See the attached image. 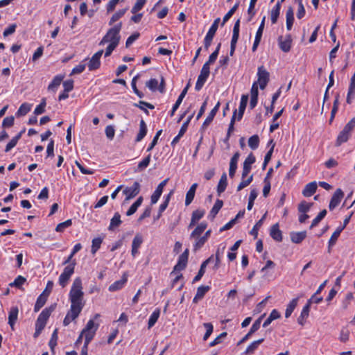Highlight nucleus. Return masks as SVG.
Instances as JSON below:
<instances>
[{
    "label": "nucleus",
    "mask_w": 355,
    "mask_h": 355,
    "mask_svg": "<svg viewBox=\"0 0 355 355\" xmlns=\"http://www.w3.org/2000/svg\"><path fill=\"white\" fill-rule=\"evenodd\" d=\"M257 77V84L261 89H264L270 80V73L263 65L258 67Z\"/></svg>",
    "instance_id": "5"
},
{
    "label": "nucleus",
    "mask_w": 355,
    "mask_h": 355,
    "mask_svg": "<svg viewBox=\"0 0 355 355\" xmlns=\"http://www.w3.org/2000/svg\"><path fill=\"white\" fill-rule=\"evenodd\" d=\"M297 301H298L297 298L293 299L290 302V303L288 304L286 309V312H285V317L286 318H289L291 315L294 309L297 306Z\"/></svg>",
    "instance_id": "39"
},
{
    "label": "nucleus",
    "mask_w": 355,
    "mask_h": 355,
    "mask_svg": "<svg viewBox=\"0 0 355 355\" xmlns=\"http://www.w3.org/2000/svg\"><path fill=\"white\" fill-rule=\"evenodd\" d=\"M147 134V126L144 119H141L139 123V131L136 137L135 141H140Z\"/></svg>",
    "instance_id": "28"
},
{
    "label": "nucleus",
    "mask_w": 355,
    "mask_h": 355,
    "mask_svg": "<svg viewBox=\"0 0 355 355\" xmlns=\"http://www.w3.org/2000/svg\"><path fill=\"white\" fill-rule=\"evenodd\" d=\"M196 239V242L193 244V250L197 251L199 249H200L205 243L207 241V240L205 239V237L199 236L194 238Z\"/></svg>",
    "instance_id": "50"
},
{
    "label": "nucleus",
    "mask_w": 355,
    "mask_h": 355,
    "mask_svg": "<svg viewBox=\"0 0 355 355\" xmlns=\"http://www.w3.org/2000/svg\"><path fill=\"white\" fill-rule=\"evenodd\" d=\"M143 243V237L141 234H137L132 242L131 254L132 257H135L139 253V248Z\"/></svg>",
    "instance_id": "11"
},
{
    "label": "nucleus",
    "mask_w": 355,
    "mask_h": 355,
    "mask_svg": "<svg viewBox=\"0 0 355 355\" xmlns=\"http://www.w3.org/2000/svg\"><path fill=\"white\" fill-rule=\"evenodd\" d=\"M227 184V175L226 173H223L221 175L218 184L217 186V192L218 195H220V193L225 191Z\"/></svg>",
    "instance_id": "34"
},
{
    "label": "nucleus",
    "mask_w": 355,
    "mask_h": 355,
    "mask_svg": "<svg viewBox=\"0 0 355 355\" xmlns=\"http://www.w3.org/2000/svg\"><path fill=\"white\" fill-rule=\"evenodd\" d=\"M239 6V1L236 2L233 7L225 15L223 19L221 26H223L232 17L236 10Z\"/></svg>",
    "instance_id": "38"
},
{
    "label": "nucleus",
    "mask_w": 355,
    "mask_h": 355,
    "mask_svg": "<svg viewBox=\"0 0 355 355\" xmlns=\"http://www.w3.org/2000/svg\"><path fill=\"white\" fill-rule=\"evenodd\" d=\"M75 266L76 261L73 260L72 263L64 268L63 272L60 275L58 282L62 288H64L67 285L71 275L74 273Z\"/></svg>",
    "instance_id": "4"
},
{
    "label": "nucleus",
    "mask_w": 355,
    "mask_h": 355,
    "mask_svg": "<svg viewBox=\"0 0 355 355\" xmlns=\"http://www.w3.org/2000/svg\"><path fill=\"white\" fill-rule=\"evenodd\" d=\"M291 42L292 41L290 36H288L284 40H282V37L279 38V46L280 49L285 53L290 51L291 48Z\"/></svg>",
    "instance_id": "22"
},
{
    "label": "nucleus",
    "mask_w": 355,
    "mask_h": 355,
    "mask_svg": "<svg viewBox=\"0 0 355 355\" xmlns=\"http://www.w3.org/2000/svg\"><path fill=\"white\" fill-rule=\"evenodd\" d=\"M46 300L47 297L44 295V292H43L37 299L34 311L37 312L45 304Z\"/></svg>",
    "instance_id": "37"
},
{
    "label": "nucleus",
    "mask_w": 355,
    "mask_h": 355,
    "mask_svg": "<svg viewBox=\"0 0 355 355\" xmlns=\"http://www.w3.org/2000/svg\"><path fill=\"white\" fill-rule=\"evenodd\" d=\"M312 205L313 203H309L305 200H303L298 205V211L301 214L307 213L310 210Z\"/></svg>",
    "instance_id": "46"
},
{
    "label": "nucleus",
    "mask_w": 355,
    "mask_h": 355,
    "mask_svg": "<svg viewBox=\"0 0 355 355\" xmlns=\"http://www.w3.org/2000/svg\"><path fill=\"white\" fill-rule=\"evenodd\" d=\"M220 102H218L216 105L214 107V108L210 111L208 116L205 119V120L203 122L202 126L206 127L209 125L212 121L214 120V118L215 117L216 113L218 112L219 107H220Z\"/></svg>",
    "instance_id": "19"
},
{
    "label": "nucleus",
    "mask_w": 355,
    "mask_h": 355,
    "mask_svg": "<svg viewBox=\"0 0 355 355\" xmlns=\"http://www.w3.org/2000/svg\"><path fill=\"white\" fill-rule=\"evenodd\" d=\"M310 311L309 305L306 304L300 313V315L297 318V322L299 324L303 326L304 324L306 319L308 318Z\"/></svg>",
    "instance_id": "29"
},
{
    "label": "nucleus",
    "mask_w": 355,
    "mask_h": 355,
    "mask_svg": "<svg viewBox=\"0 0 355 355\" xmlns=\"http://www.w3.org/2000/svg\"><path fill=\"white\" fill-rule=\"evenodd\" d=\"M97 329L98 324L95 325L94 322L92 320H89L87 322L86 327L82 331V334H85V338L87 335H91L92 340Z\"/></svg>",
    "instance_id": "12"
},
{
    "label": "nucleus",
    "mask_w": 355,
    "mask_h": 355,
    "mask_svg": "<svg viewBox=\"0 0 355 355\" xmlns=\"http://www.w3.org/2000/svg\"><path fill=\"white\" fill-rule=\"evenodd\" d=\"M146 0H137V2L132 7L131 12L132 13H136L137 12L141 10L146 3Z\"/></svg>",
    "instance_id": "61"
},
{
    "label": "nucleus",
    "mask_w": 355,
    "mask_h": 355,
    "mask_svg": "<svg viewBox=\"0 0 355 355\" xmlns=\"http://www.w3.org/2000/svg\"><path fill=\"white\" fill-rule=\"evenodd\" d=\"M127 8L119 10L116 11L110 18L109 21V25H112L114 22L118 21L120 18H121L125 13Z\"/></svg>",
    "instance_id": "44"
},
{
    "label": "nucleus",
    "mask_w": 355,
    "mask_h": 355,
    "mask_svg": "<svg viewBox=\"0 0 355 355\" xmlns=\"http://www.w3.org/2000/svg\"><path fill=\"white\" fill-rule=\"evenodd\" d=\"M25 282H26V279L24 277L19 275L15 279V281L12 283H11L10 285L11 286H15L17 288H20V286H22Z\"/></svg>",
    "instance_id": "64"
},
{
    "label": "nucleus",
    "mask_w": 355,
    "mask_h": 355,
    "mask_svg": "<svg viewBox=\"0 0 355 355\" xmlns=\"http://www.w3.org/2000/svg\"><path fill=\"white\" fill-rule=\"evenodd\" d=\"M72 225V221L71 219H68L64 222L59 223L56 227L55 231L58 232H63L66 228L70 227Z\"/></svg>",
    "instance_id": "54"
},
{
    "label": "nucleus",
    "mask_w": 355,
    "mask_h": 355,
    "mask_svg": "<svg viewBox=\"0 0 355 355\" xmlns=\"http://www.w3.org/2000/svg\"><path fill=\"white\" fill-rule=\"evenodd\" d=\"M21 132H19L18 135H17L15 137H14L8 143V144L6 145V148H5V152L6 153H8V151H10L12 148H14L19 139H20L21 137Z\"/></svg>",
    "instance_id": "48"
},
{
    "label": "nucleus",
    "mask_w": 355,
    "mask_h": 355,
    "mask_svg": "<svg viewBox=\"0 0 355 355\" xmlns=\"http://www.w3.org/2000/svg\"><path fill=\"white\" fill-rule=\"evenodd\" d=\"M355 128V117H353L338 133L336 139V146H339L347 142Z\"/></svg>",
    "instance_id": "3"
},
{
    "label": "nucleus",
    "mask_w": 355,
    "mask_h": 355,
    "mask_svg": "<svg viewBox=\"0 0 355 355\" xmlns=\"http://www.w3.org/2000/svg\"><path fill=\"white\" fill-rule=\"evenodd\" d=\"M286 28L290 31L292 28L293 21H294V16H293V10L291 7L288 8L286 13Z\"/></svg>",
    "instance_id": "33"
},
{
    "label": "nucleus",
    "mask_w": 355,
    "mask_h": 355,
    "mask_svg": "<svg viewBox=\"0 0 355 355\" xmlns=\"http://www.w3.org/2000/svg\"><path fill=\"white\" fill-rule=\"evenodd\" d=\"M62 79V76H55L52 80V81L49 83L48 86V89L52 91L55 90L58 88V87L60 86V85L61 84Z\"/></svg>",
    "instance_id": "35"
},
{
    "label": "nucleus",
    "mask_w": 355,
    "mask_h": 355,
    "mask_svg": "<svg viewBox=\"0 0 355 355\" xmlns=\"http://www.w3.org/2000/svg\"><path fill=\"white\" fill-rule=\"evenodd\" d=\"M207 223L206 222H202L200 224H198L190 234V239L200 236L203 232L207 229Z\"/></svg>",
    "instance_id": "21"
},
{
    "label": "nucleus",
    "mask_w": 355,
    "mask_h": 355,
    "mask_svg": "<svg viewBox=\"0 0 355 355\" xmlns=\"http://www.w3.org/2000/svg\"><path fill=\"white\" fill-rule=\"evenodd\" d=\"M162 192H163V190L157 187V189H155V191H154V193L151 196L150 200H151L152 204L157 203V202L158 201Z\"/></svg>",
    "instance_id": "57"
},
{
    "label": "nucleus",
    "mask_w": 355,
    "mask_h": 355,
    "mask_svg": "<svg viewBox=\"0 0 355 355\" xmlns=\"http://www.w3.org/2000/svg\"><path fill=\"white\" fill-rule=\"evenodd\" d=\"M248 146L252 149L255 150L259 147V137L257 135H254L248 139Z\"/></svg>",
    "instance_id": "42"
},
{
    "label": "nucleus",
    "mask_w": 355,
    "mask_h": 355,
    "mask_svg": "<svg viewBox=\"0 0 355 355\" xmlns=\"http://www.w3.org/2000/svg\"><path fill=\"white\" fill-rule=\"evenodd\" d=\"M105 132L106 137L109 139L112 140L114 137V134H115V130H114V126L111 125H107L105 127Z\"/></svg>",
    "instance_id": "60"
},
{
    "label": "nucleus",
    "mask_w": 355,
    "mask_h": 355,
    "mask_svg": "<svg viewBox=\"0 0 355 355\" xmlns=\"http://www.w3.org/2000/svg\"><path fill=\"white\" fill-rule=\"evenodd\" d=\"M19 310L16 306L12 307L8 314V324L12 330L15 329V324L17 320Z\"/></svg>",
    "instance_id": "17"
},
{
    "label": "nucleus",
    "mask_w": 355,
    "mask_h": 355,
    "mask_svg": "<svg viewBox=\"0 0 355 355\" xmlns=\"http://www.w3.org/2000/svg\"><path fill=\"white\" fill-rule=\"evenodd\" d=\"M317 188H318V184H317L316 182L314 181V182H309V184L305 185V187L302 191V195L304 197H310L315 193Z\"/></svg>",
    "instance_id": "14"
},
{
    "label": "nucleus",
    "mask_w": 355,
    "mask_h": 355,
    "mask_svg": "<svg viewBox=\"0 0 355 355\" xmlns=\"http://www.w3.org/2000/svg\"><path fill=\"white\" fill-rule=\"evenodd\" d=\"M238 158L239 157H232L230 160L229 169V175L230 178H233L236 173V170L237 168Z\"/></svg>",
    "instance_id": "41"
},
{
    "label": "nucleus",
    "mask_w": 355,
    "mask_h": 355,
    "mask_svg": "<svg viewBox=\"0 0 355 355\" xmlns=\"http://www.w3.org/2000/svg\"><path fill=\"white\" fill-rule=\"evenodd\" d=\"M343 195L344 193L340 189H338L335 191L329 202V208L330 210H333L338 205L341 199L343 197Z\"/></svg>",
    "instance_id": "10"
},
{
    "label": "nucleus",
    "mask_w": 355,
    "mask_h": 355,
    "mask_svg": "<svg viewBox=\"0 0 355 355\" xmlns=\"http://www.w3.org/2000/svg\"><path fill=\"white\" fill-rule=\"evenodd\" d=\"M270 235L276 241L279 242L282 241V231L279 228L278 223H276L271 227Z\"/></svg>",
    "instance_id": "20"
},
{
    "label": "nucleus",
    "mask_w": 355,
    "mask_h": 355,
    "mask_svg": "<svg viewBox=\"0 0 355 355\" xmlns=\"http://www.w3.org/2000/svg\"><path fill=\"white\" fill-rule=\"evenodd\" d=\"M31 109V105L27 103H22L20 107H19L16 114L17 116H24L26 115L28 112H30Z\"/></svg>",
    "instance_id": "43"
},
{
    "label": "nucleus",
    "mask_w": 355,
    "mask_h": 355,
    "mask_svg": "<svg viewBox=\"0 0 355 355\" xmlns=\"http://www.w3.org/2000/svg\"><path fill=\"white\" fill-rule=\"evenodd\" d=\"M264 341V338H260L251 343L245 351V354H252L258 349L259 346Z\"/></svg>",
    "instance_id": "26"
},
{
    "label": "nucleus",
    "mask_w": 355,
    "mask_h": 355,
    "mask_svg": "<svg viewBox=\"0 0 355 355\" xmlns=\"http://www.w3.org/2000/svg\"><path fill=\"white\" fill-rule=\"evenodd\" d=\"M69 299L71 306L63 320L64 326H68L71 321L76 319L85 306L84 292L83 291V283L80 277H76L73 280L69 293Z\"/></svg>",
    "instance_id": "1"
},
{
    "label": "nucleus",
    "mask_w": 355,
    "mask_h": 355,
    "mask_svg": "<svg viewBox=\"0 0 355 355\" xmlns=\"http://www.w3.org/2000/svg\"><path fill=\"white\" fill-rule=\"evenodd\" d=\"M46 105V101L45 98H43L41 100L40 103L36 106L34 110V114L35 115H40L43 114L45 112V107Z\"/></svg>",
    "instance_id": "49"
},
{
    "label": "nucleus",
    "mask_w": 355,
    "mask_h": 355,
    "mask_svg": "<svg viewBox=\"0 0 355 355\" xmlns=\"http://www.w3.org/2000/svg\"><path fill=\"white\" fill-rule=\"evenodd\" d=\"M282 2L278 1L270 11V20L272 24L277 23L280 14L281 4Z\"/></svg>",
    "instance_id": "18"
},
{
    "label": "nucleus",
    "mask_w": 355,
    "mask_h": 355,
    "mask_svg": "<svg viewBox=\"0 0 355 355\" xmlns=\"http://www.w3.org/2000/svg\"><path fill=\"white\" fill-rule=\"evenodd\" d=\"M122 223V220H121V215L119 213L116 212L114 216L110 220V223L108 227V230L110 231H114L116 227H118Z\"/></svg>",
    "instance_id": "25"
},
{
    "label": "nucleus",
    "mask_w": 355,
    "mask_h": 355,
    "mask_svg": "<svg viewBox=\"0 0 355 355\" xmlns=\"http://www.w3.org/2000/svg\"><path fill=\"white\" fill-rule=\"evenodd\" d=\"M205 211L203 209H197L193 211L189 228L193 227L196 223L200 220L205 215Z\"/></svg>",
    "instance_id": "15"
},
{
    "label": "nucleus",
    "mask_w": 355,
    "mask_h": 355,
    "mask_svg": "<svg viewBox=\"0 0 355 355\" xmlns=\"http://www.w3.org/2000/svg\"><path fill=\"white\" fill-rule=\"evenodd\" d=\"M103 53V50H99L92 55L87 64L89 71H94L100 67Z\"/></svg>",
    "instance_id": "8"
},
{
    "label": "nucleus",
    "mask_w": 355,
    "mask_h": 355,
    "mask_svg": "<svg viewBox=\"0 0 355 355\" xmlns=\"http://www.w3.org/2000/svg\"><path fill=\"white\" fill-rule=\"evenodd\" d=\"M223 205V202L221 200H216V201L214 203V205L213 206L211 210L210 211L209 217L211 218V219L214 218L215 216L217 215L220 209L222 208Z\"/></svg>",
    "instance_id": "30"
},
{
    "label": "nucleus",
    "mask_w": 355,
    "mask_h": 355,
    "mask_svg": "<svg viewBox=\"0 0 355 355\" xmlns=\"http://www.w3.org/2000/svg\"><path fill=\"white\" fill-rule=\"evenodd\" d=\"M160 315V310L159 309H156L153 313L150 315L148 322V329H150L153 327L155 324L157 322L159 317Z\"/></svg>",
    "instance_id": "36"
},
{
    "label": "nucleus",
    "mask_w": 355,
    "mask_h": 355,
    "mask_svg": "<svg viewBox=\"0 0 355 355\" xmlns=\"http://www.w3.org/2000/svg\"><path fill=\"white\" fill-rule=\"evenodd\" d=\"M102 241H103L102 239L99 238V237L95 238L92 240L91 252L93 254H94L98 251V250L101 248Z\"/></svg>",
    "instance_id": "51"
},
{
    "label": "nucleus",
    "mask_w": 355,
    "mask_h": 355,
    "mask_svg": "<svg viewBox=\"0 0 355 355\" xmlns=\"http://www.w3.org/2000/svg\"><path fill=\"white\" fill-rule=\"evenodd\" d=\"M58 340V329H55L52 334L51 338L49 340V345L52 352L54 351V348L57 345Z\"/></svg>",
    "instance_id": "52"
},
{
    "label": "nucleus",
    "mask_w": 355,
    "mask_h": 355,
    "mask_svg": "<svg viewBox=\"0 0 355 355\" xmlns=\"http://www.w3.org/2000/svg\"><path fill=\"white\" fill-rule=\"evenodd\" d=\"M349 331L347 328H343L340 331L339 340L343 343H345L349 340Z\"/></svg>",
    "instance_id": "59"
},
{
    "label": "nucleus",
    "mask_w": 355,
    "mask_h": 355,
    "mask_svg": "<svg viewBox=\"0 0 355 355\" xmlns=\"http://www.w3.org/2000/svg\"><path fill=\"white\" fill-rule=\"evenodd\" d=\"M298 3V9L297 12V17L298 19H302L304 17L306 11L302 3V0H295Z\"/></svg>",
    "instance_id": "56"
},
{
    "label": "nucleus",
    "mask_w": 355,
    "mask_h": 355,
    "mask_svg": "<svg viewBox=\"0 0 355 355\" xmlns=\"http://www.w3.org/2000/svg\"><path fill=\"white\" fill-rule=\"evenodd\" d=\"M146 86L152 92L158 90V80L155 78H151L146 82Z\"/></svg>",
    "instance_id": "53"
},
{
    "label": "nucleus",
    "mask_w": 355,
    "mask_h": 355,
    "mask_svg": "<svg viewBox=\"0 0 355 355\" xmlns=\"http://www.w3.org/2000/svg\"><path fill=\"white\" fill-rule=\"evenodd\" d=\"M257 194H258L257 191L255 189L251 190L250 193V196H249L248 207H247V209L248 210H251L252 209V207L254 205V200L257 197Z\"/></svg>",
    "instance_id": "55"
},
{
    "label": "nucleus",
    "mask_w": 355,
    "mask_h": 355,
    "mask_svg": "<svg viewBox=\"0 0 355 355\" xmlns=\"http://www.w3.org/2000/svg\"><path fill=\"white\" fill-rule=\"evenodd\" d=\"M142 202H143V197H141V196L137 198V200L130 206L129 209L127 211L126 215L128 216H132V214H134L137 211L139 207L141 206Z\"/></svg>",
    "instance_id": "32"
},
{
    "label": "nucleus",
    "mask_w": 355,
    "mask_h": 355,
    "mask_svg": "<svg viewBox=\"0 0 355 355\" xmlns=\"http://www.w3.org/2000/svg\"><path fill=\"white\" fill-rule=\"evenodd\" d=\"M203 325L206 329V332L203 336V340H207L208 338L210 336V335L212 334L214 327L213 325L209 322L204 323Z\"/></svg>",
    "instance_id": "58"
},
{
    "label": "nucleus",
    "mask_w": 355,
    "mask_h": 355,
    "mask_svg": "<svg viewBox=\"0 0 355 355\" xmlns=\"http://www.w3.org/2000/svg\"><path fill=\"white\" fill-rule=\"evenodd\" d=\"M150 163V157H146L141 162H140L137 166L134 168L135 172L143 171Z\"/></svg>",
    "instance_id": "45"
},
{
    "label": "nucleus",
    "mask_w": 355,
    "mask_h": 355,
    "mask_svg": "<svg viewBox=\"0 0 355 355\" xmlns=\"http://www.w3.org/2000/svg\"><path fill=\"white\" fill-rule=\"evenodd\" d=\"M281 316L279 312L277 309H273L270 313L268 318L263 324V327H268L273 320L279 318Z\"/></svg>",
    "instance_id": "31"
},
{
    "label": "nucleus",
    "mask_w": 355,
    "mask_h": 355,
    "mask_svg": "<svg viewBox=\"0 0 355 355\" xmlns=\"http://www.w3.org/2000/svg\"><path fill=\"white\" fill-rule=\"evenodd\" d=\"M327 215V210H322L318 215L313 220L312 223L310 226V228L312 229L314 227L317 226L319 223Z\"/></svg>",
    "instance_id": "47"
},
{
    "label": "nucleus",
    "mask_w": 355,
    "mask_h": 355,
    "mask_svg": "<svg viewBox=\"0 0 355 355\" xmlns=\"http://www.w3.org/2000/svg\"><path fill=\"white\" fill-rule=\"evenodd\" d=\"M209 290L210 286H200L198 288L196 294L198 295V297H200L202 299L206 293H207Z\"/></svg>",
    "instance_id": "62"
},
{
    "label": "nucleus",
    "mask_w": 355,
    "mask_h": 355,
    "mask_svg": "<svg viewBox=\"0 0 355 355\" xmlns=\"http://www.w3.org/2000/svg\"><path fill=\"white\" fill-rule=\"evenodd\" d=\"M16 28H17V24H11L8 26V28H6L3 33V35L4 37H7L10 35H12L13 34L15 31H16Z\"/></svg>",
    "instance_id": "63"
},
{
    "label": "nucleus",
    "mask_w": 355,
    "mask_h": 355,
    "mask_svg": "<svg viewBox=\"0 0 355 355\" xmlns=\"http://www.w3.org/2000/svg\"><path fill=\"white\" fill-rule=\"evenodd\" d=\"M121 28V22H119L117 24H115L113 27L110 28L100 41L99 45L103 46L106 43H109V44L118 46L121 39L120 31Z\"/></svg>",
    "instance_id": "2"
},
{
    "label": "nucleus",
    "mask_w": 355,
    "mask_h": 355,
    "mask_svg": "<svg viewBox=\"0 0 355 355\" xmlns=\"http://www.w3.org/2000/svg\"><path fill=\"white\" fill-rule=\"evenodd\" d=\"M214 259V256L211 255L207 259H206L205 261H203L200 266V268L198 272V274L196 275V277L193 279V283L198 282L202 277L204 275L205 272V268L208 265L209 263H210Z\"/></svg>",
    "instance_id": "16"
},
{
    "label": "nucleus",
    "mask_w": 355,
    "mask_h": 355,
    "mask_svg": "<svg viewBox=\"0 0 355 355\" xmlns=\"http://www.w3.org/2000/svg\"><path fill=\"white\" fill-rule=\"evenodd\" d=\"M189 250L186 249L184 252L179 257L178 263L174 266L173 271L171 272V274L175 271H181L184 270L187 266Z\"/></svg>",
    "instance_id": "9"
},
{
    "label": "nucleus",
    "mask_w": 355,
    "mask_h": 355,
    "mask_svg": "<svg viewBox=\"0 0 355 355\" xmlns=\"http://www.w3.org/2000/svg\"><path fill=\"white\" fill-rule=\"evenodd\" d=\"M140 192V184L138 182H135L132 186L125 187L123 193L125 195V202L135 198Z\"/></svg>",
    "instance_id": "7"
},
{
    "label": "nucleus",
    "mask_w": 355,
    "mask_h": 355,
    "mask_svg": "<svg viewBox=\"0 0 355 355\" xmlns=\"http://www.w3.org/2000/svg\"><path fill=\"white\" fill-rule=\"evenodd\" d=\"M53 311V308L52 306L49 307V308H45L40 313V314L39 315L37 318L46 323L47 320L49 319V318L51 315V313Z\"/></svg>",
    "instance_id": "40"
},
{
    "label": "nucleus",
    "mask_w": 355,
    "mask_h": 355,
    "mask_svg": "<svg viewBox=\"0 0 355 355\" xmlns=\"http://www.w3.org/2000/svg\"><path fill=\"white\" fill-rule=\"evenodd\" d=\"M306 236V231L291 233V240L294 243H300Z\"/></svg>",
    "instance_id": "23"
},
{
    "label": "nucleus",
    "mask_w": 355,
    "mask_h": 355,
    "mask_svg": "<svg viewBox=\"0 0 355 355\" xmlns=\"http://www.w3.org/2000/svg\"><path fill=\"white\" fill-rule=\"evenodd\" d=\"M210 73V67L203 64L195 85V89L200 91L204 86Z\"/></svg>",
    "instance_id": "6"
},
{
    "label": "nucleus",
    "mask_w": 355,
    "mask_h": 355,
    "mask_svg": "<svg viewBox=\"0 0 355 355\" xmlns=\"http://www.w3.org/2000/svg\"><path fill=\"white\" fill-rule=\"evenodd\" d=\"M127 282V278L123 276L122 277V279L118 280V281H116L115 282H114L113 284H112L110 286H109V288L108 290L111 292H114V291H119L120 289H121L124 285Z\"/></svg>",
    "instance_id": "27"
},
{
    "label": "nucleus",
    "mask_w": 355,
    "mask_h": 355,
    "mask_svg": "<svg viewBox=\"0 0 355 355\" xmlns=\"http://www.w3.org/2000/svg\"><path fill=\"white\" fill-rule=\"evenodd\" d=\"M260 328V322L259 321H255L253 324L252 325L250 331L238 343V345H241V343L245 342L248 340L251 336L255 333Z\"/></svg>",
    "instance_id": "24"
},
{
    "label": "nucleus",
    "mask_w": 355,
    "mask_h": 355,
    "mask_svg": "<svg viewBox=\"0 0 355 355\" xmlns=\"http://www.w3.org/2000/svg\"><path fill=\"white\" fill-rule=\"evenodd\" d=\"M188 89H189V85H187L184 89L182 91V92L180 93V94L179 95L176 102L175 103V104L173 105L172 107V109L170 111V116H173L174 114H175V112H176V110L179 108L180 104L182 103V100L183 98H184V96H186L187 93V91H188Z\"/></svg>",
    "instance_id": "13"
}]
</instances>
